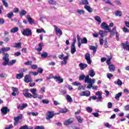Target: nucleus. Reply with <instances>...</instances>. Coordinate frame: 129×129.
I'll use <instances>...</instances> for the list:
<instances>
[{"mask_svg": "<svg viewBox=\"0 0 129 129\" xmlns=\"http://www.w3.org/2000/svg\"><path fill=\"white\" fill-rule=\"evenodd\" d=\"M1 112L3 113V115L8 114V112H10V109L8 107H4L1 109Z\"/></svg>", "mask_w": 129, "mask_h": 129, "instance_id": "10", "label": "nucleus"}, {"mask_svg": "<svg viewBox=\"0 0 129 129\" xmlns=\"http://www.w3.org/2000/svg\"><path fill=\"white\" fill-rule=\"evenodd\" d=\"M87 111H88V112H92V108H90V107H87Z\"/></svg>", "mask_w": 129, "mask_h": 129, "instance_id": "59", "label": "nucleus"}, {"mask_svg": "<svg viewBox=\"0 0 129 129\" xmlns=\"http://www.w3.org/2000/svg\"><path fill=\"white\" fill-rule=\"evenodd\" d=\"M19 31V28L18 27H14L13 28H12L10 30V32L12 33H17Z\"/></svg>", "mask_w": 129, "mask_h": 129, "instance_id": "28", "label": "nucleus"}, {"mask_svg": "<svg viewBox=\"0 0 129 129\" xmlns=\"http://www.w3.org/2000/svg\"><path fill=\"white\" fill-rule=\"evenodd\" d=\"M53 27L55 29L56 35L57 36H59V37H60V36H62V34H63V33L62 32V30L60 29V28L56 26V25H54Z\"/></svg>", "mask_w": 129, "mask_h": 129, "instance_id": "6", "label": "nucleus"}, {"mask_svg": "<svg viewBox=\"0 0 129 129\" xmlns=\"http://www.w3.org/2000/svg\"><path fill=\"white\" fill-rule=\"evenodd\" d=\"M90 50H93V53H96V51L97 50V48L93 45H90L89 46Z\"/></svg>", "mask_w": 129, "mask_h": 129, "instance_id": "22", "label": "nucleus"}, {"mask_svg": "<svg viewBox=\"0 0 129 129\" xmlns=\"http://www.w3.org/2000/svg\"><path fill=\"white\" fill-rule=\"evenodd\" d=\"M87 66H88L86 63H80L79 64V67L80 68L81 70H84Z\"/></svg>", "mask_w": 129, "mask_h": 129, "instance_id": "16", "label": "nucleus"}, {"mask_svg": "<svg viewBox=\"0 0 129 129\" xmlns=\"http://www.w3.org/2000/svg\"><path fill=\"white\" fill-rule=\"evenodd\" d=\"M13 127H14V126H13V124H11L9 125V126L6 127L5 129H11V128H13Z\"/></svg>", "mask_w": 129, "mask_h": 129, "instance_id": "64", "label": "nucleus"}, {"mask_svg": "<svg viewBox=\"0 0 129 129\" xmlns=\"http://www.w3.org/2000/svg\"><path fill=\"white\" fill-rule=\"evenodd\" d=\"M26 18L29 24H30V25H32V24H35V22H34V20H33V19L30 17V15H28Z\"/></svg>", "mask_w": 129, "mask_h": 129, "instance_id": "14", "label": "nucleus"}, {"mask_svg": "<svg viewBox=\"0 0 129 129\" xmlns=\"http://www.w3.org/2000/svg\"><path fill=\"white\" fill-rule=\"evenodd\" d=\"M89 3H88V1L87 0H81V2H80L79 5H85L87 6V5H89Z\"/></svg>", "mask_w": 129, "mask_h": 129, "instance_id": "25", "label": "nucleus"}, {"mask_svg": "<svg viewBox=\"0 0 129 129\" xmlns=\"http://www.w3.org/2000/svg\"><path fill=\"white\" fill-rule=\"evenodd\" d=\"M77 13L79 14V15H84L85 11L84 10H77Z\"/></svg>", "mask_w": 129, "mask_h": 129, "instance_id": "40", "label": "nucleus"}, {"mask_svg": "<svg viewBox=\"0 0 129 129\" xmlns=\"http://www.w3.org/2000/svg\"><path fill=\"white\" fill-rule=\"evenodd\" d=\"M122 95V93L119 92L118 94H116L115 98L116 100H119V97Z\"/></svg>", "mask_w": 129, "mask_h": 129, "instance_id": "31", "label": "nucleus"}, {"mask_svg": "<svg viewBox=\"0 0 129 129\" xmlns=\"http://www.w3.org/2000/svg\"><path fill=\"white\" fill-rule=\"evenodd\" d=\"M5 24V19L4 18H0V25H4Z\"/></svg>", "mask_w": 129, "mask_h": 129, "instance_id": "54", "label": "nucleus"}, {"mask_svg": "<svg viewBox=\"0 0 129 129\" xmlns=\"http://www.w3.org/2000/svg\"><path fill=\"white\" fill-rule=\"evenodd\" d=\"M10 39L7 37H6L4 39V42H5L6 43H8V42H9Z\"/></svg>", "mask_w": 129, "mask_h": 129, "instance_id": "63", "label": "nucleus"}, {"mask_svg": "<svg viewBox=\"0 0 129 129\" xmlns=\"http://www.w3.org/2000/svg\"><path fill=\"white\" fill-rule=\"evenodd\" d=\"M21 105H22V110H23L24 108H26V107H27L28 106V104H27V103L22 104Z\"/></svg>", "mask_w": 129, "mask_h": 129, "instance_id": "60", "label": "nucleus"}, {"mask_svg": "<svg viewBox=\"0 0 129 129\" xmlns=\"http://www.w3.org/2000/svg\"><path fill=\"white\" fill-rule=\"evenodd\" d=\"M73 122H74V118H70L64 122V125H69V124H71Z\"/></svg>", "mask_w": 129, "mask_h": 129, "instance_id": "9", "label": "nucleus"}, {"mask_svg": "<svg viewBox=\"0 0 129 129\" xmlns=\"http://www.w3.org/2000/svg\"><path fill=\"white\" fill-rule=\"evenodd\" d=\"M48 3L49 5L52 6H56V4H57V2L54 0H48Z\"/></svg>", "mask_w": 129, "mask_h": 129, "instance_id": "26", "label": "nucleus"}, {"mask_svg": "<svg viewBox=\"0 0 129 129\" xmlns=\"http://www.w3.org/2000/svg\"><path fill=\"white\" fill-rule=\"evenodd\" d=\"M26 14H27V11H26L24 10H21V11L20 13V16L21 17H23V16H25Z\"/></svg>", "mask_w": 129, "mask_h": 129, "instance_id": "34", "label": "nucleus"}, {"mask_svg": "<svg viewBox=\"0 0 129 129\" xmlns=\"http://www.w3.org/2000/svg\"><path fill=\"white\" fill-rule=\"evenodd\" d=\"M91 84L92 83V79L91 78L88 79L86 80V83Z\"/></svg>", "mask_w": 129, "mask_h": 129, "instance_id": "62", "label": "nucleus"}, {"mask_svg": "<svg viewBox=\"0 0 129 129\" xmlns=\"http://www.w3.org/2000/svg\"><path fill=\"white\" fill-rule=\"evenodd\" d=\"M84 9H85V10H86V11H87L89 13H92L93 12V10L92 8H91V7H90V6L86 5L84 6Z\"/></svg>", "mask_w": 129, "mask_h": 129, "instance_id": "18", "label": "nucleus"}, {"mask_svg": "<svg viewBox=\"0 0 129 129\" xmlns=\"http://www.w3.org/2000/svg\"><path fill=\"white\" fill-rule=\"evenodd\" d=\"M23 95L26 97V98H32V94L29 93V89H26L23 90Z\"/></svg>", "mask_w": 129, "mask_h": 129, "instance_id": "5", "label": "nucleus"}, {"mask_svg": "<svg viewBox=\"0 0 129 129\" xmlns=\"http://www.w3.org/2000/svg\"><path fill=\"white\" fill-rule=\"evenodd\" d=\"M89 75L91 77H94V76H95V72H94V70H91L89 71Z\"/></svg>", "mask_w": 129, "mask_h": 129, "instance_id": "21", "label": "nucleus"}, {"mask_svg": "<svg viewBox=\"0 0 129 129\" xmlns=\"http://www.w3.org/2000/svg\"><path fill=\"white\" fill-rule=\"evenodd\" d=\"M107 76L109 79H110L111 78V77H113V75L110 73H108L107 74Z\"/></svg>", "mask_w": 129, "mask_h": 129, "instance_id": "56", "label": "nucleus"}, {"mask_svg": "<svg viewBox=\"0 0 129 129\" xmlns=\"http://www.w3.org/2000/svg\"><path fill=\"white\" fill-rule=\"evenodd\" d=\"M14 48H18V49H21L22 48V42L15 43L13 46Z\"/></svg>", "mask_w": 129, "mask_h": 129, "instance_id": "19", "label": "nucleus"}, {"mask_svg": "<svg viewBox=\"0 0 129 129\" xmlns=\"http://www.w3.org/2000/svg\"><path fill=\"white\" fill-rule=\"evenodd\" d=\"M111 59H112V56H110L109 57H108V59L106 61V63L108 65H110V60H111Z\"/></svg>", "mask_w": 129, "mask_h": 129, "instance_id": "44", "label": "nucleus"}, {"mask_svg": "<svg viewBox=\"0 0 129 129\" xmlns=\"http://www.w3.org/2000/svg\"><path fill=\"white\" fill-rule=\"evenodd\" d=\"M95 21L98 22V23H99V24H101V18H100V17L98 16L95 17Z\"/></svg>", "mask_w": 129, "mask_h": 129, "instance_id": "30", "label": "nucleus"}, {"mask_svg": "<svg viewBox=\"0 0 129 129\" xmlns=\"http://www.w3.org/2000/svg\"><path fill=\"white\" fill-rule=\"evenodd\" d=\"M34 129H45L44 126H36Z\"/></svg>", "mask_w": 129, "mask_h": 129, "instance_id": "53", "label": "nucleus"}, {"mask_svg": "<svg viewBox=\"0 0 129 129\" xmlns=\"http://www.w3.org/2000/svg\"><path fill=\"white\" fill-rule=\"evenodd\" d=\"M22 35H23V36H26L27 37L32 36V30L30 29V28L25 29L22 32Z\"/></svg>", "mask_w": 129, "mask_h": 129, "instance_id": "2", "label": "nucleus"}, {"mask_svg": "<svg viewBox=\"0 0 129 129\" xmlns=\"http://www.w3.org/2000/svg\"><path fill=\"white\" fill-rule=\"evenodd\" d=\"M114 83L115 84H117V85H118L119 86H121V85H122V82H121L119 79L117 80V82L115 81Z\"/></svg>", "mask_w": 129, "mask_h": 129, "instance_id": "32", "label": "nucleus"}, {"mask_svg": "<svg viewBox=\"0 0 129 129\" xmlns=\"http://www.w3.org/2000/svg\"><path fill=\"white\" fill-rule=\"evenodd\" d=\"M59 111L60 113H66V112H67L68 111L67 109H61Z\"/></svg>", "mask_w": 129, "mask_h": 129, "instance_id": "49", "label": "nucleus"}, {"mask_svg": "<svg viewBox=\"0 0 129 129\" xmlns=\"http://www.w3.org/2000/svg\"><path fill=\"white\" fill-rule=\"evenodd\" d=\"M121 45L122 46L124 50H128L129 51V43L128 41H126L125 43H122Z\"/></svg>", "mask_w": 129, "mask_h": 129, "instance_id": "13", "label": "nucleus"}, {"mask_svg": "<svg viewBox=\"0 0 129 129\" xmlns=\"http://www.w3.org/2000/svg\"><path fill=\"white\" fill-rule=\"evenodd\" d=\"M116 32H117V31H116V26H115L113 28L111 34V35H114V34H115L116 33Z\"/></svg>", "mask_w": 129, "mask_h": 129, "instance_id": "43", "label": "nucleus"}, {"mask_svg": "<svg viewBox=\"0 0 129 129\" xmlns=\"http://www.w3.org/2000/svg\"><path fill=\"white\" fill-rule=\"evenodd\" d=\"M73 85H74V86H79V85H81V83L77 82H75L73 83Z\"/></svg>", "mask_w": 129, "mask_h": 129, "instance_id": "50", "label": "nucleus"}, {"mask_svg": "<svg viewBox=\"0 0 129 129\" xmlns=\"http://www.w3.org/2000/svg\"><path fill=\"white\" fill-rule=\"evenodd\" d=\"M67 100L69 102H72L73 101L72 98L69 95H67Z\"/></svg>", "mask_w": 129, "mask_h": 129, "instance_id": "38", "label": "nucleus"}, {"mask_svg": "<svg viewBox=\"0 0 129 129\" xmlns=\"http://www.w3.org/2000/svg\"><path fill=\"white\" fill-rule=\"evenodd\" d=\"M101 27L102 29H105V30H107L109 32H111V30L109 29V27L108 25L106 24L105 22H103L101 25Z\"/></svg>", "mask_w": 129, "mask_h": 129, "instance_id": "12", "label": "nucleus"}, {"mask_svg": "<svg viewBox=\"0 0 129 129\" xmlns=\"http://www.w3.org/2000/svg\"><path fill=\"white\" fill-rule=\"evenodd\" d=\"M105 33H106V32L103 31L102 30H100L99 32V35H100V36H101V38H103V37H104L103 35H104Z\"/></svg>", "mask_w": 129, "mask_h": 129, "instance_id": "35", "label": "nucleus"}, {"mask_svg": "<svg viewBox=\"0 0 129 129\" xmlns=\"http://www.w3.org/2000/svg\"><path fill=\"white\" fill-rule=\"evenodd\" d=\"M16 77L17 79H22L24 77V73L18 74L16 75Z\"/></svg>", "mask_w": 129, "mask_h": 129, "instance_id": "24", "label": "nucleus"}, {"mask_svg": "<svg viewBox=\"0 0 129 129\" xmlns=\"http://www.w3.org/2000/svg\"><path fill=\"white\" fill-rule=\"evenodd\" d=\"M32 94V97H33V98H37V97H38V94H37V93H34Z\"/></svg>", "mask_w": 129, "mask_h": 129, "instance_id": "55", "label": "nucleus"}, {"mask_svg": "<svg viewBox=\"0 0 129 129\" xmlns=\"http://www.w3.org/2000/svg\"><path fill=\"white\" fill-rule=\"evenodd\" d=\"M23 118V114H20L19 116L17 117H14V126H16V125H18L19 123V121L20 119H22Z\"/></svg>", "mask_w": 129, "mask_h": 129, "instance_id": "4", "label": "nucleus"}, {"mask_svg": "<svg viewBox=\"0 0 129 129\" xmlns=\"http://www.w3.org/2000/svg\"><path fill=\"white\" fill-rule=\"evenodd\" d=\"M19 11H20V10H19V8H14L13 13H19Z\"/></svg>", "mask_w": 129, "mask_h": 129, "instance_id": "61", "label": "nucleus"}, {"mask_svg": "<svg viewBox=\"0 0 129 129\" xmlns=\"http://www.w3.org/2000/svg\"><path fill=\"white\" fill-rule=\"evenodd\" d=\"M53 79L56 82L59 81L60 83H63V79H61V77L60 76H55L53 77Z\"/></svg>", "mask_w": 129, "mask_h": 129, "instance_id": "15", "label": "nucleus"}, {"mask_svg": "<svg viewBox=\"0 0 129 129\" xmlns=\"http://www.w3.org/2000/svg\"><path fill=\"white\" fill-rule=\"evenodd\" d=\"M32 63H33V61L32 60H29L24 62V64L25 65L29 66V65H32Z\"/></svg>", "mask_w": 129, "mask_h": 129, "instance_id": "47", "label": "nucleus"}, {"mask_svg": "<svg viewBox=\"0 0 129 129\" xmlns=\"http://www.w3.org/2000/svg\"><path fill=\"white\" fill-rule=\"evenodd\" d=\"M115 15L116 17H121L122 13L119 11H116L115 12Z\"/></svg>", "mask_w": 129, "mask_h": 129, "instance_id": "29", "label": "nucleus"}, {"mask_svg": "<svg viewBox=\"0 0 129 129\" xmlns=\"http://www.w3.org/2000/svg\"><path fill=\"white\" fill-rule=\"evenodd\" d=\"M88 42V40H87V38H86V37H84L81 40L82 44H87Z\"/></svg>", "mask_w": 129, "mask_h": 129, "instance_id": "37", "label": "nucleus"}, {"mask_svg": "<svg viewBox=\"0 0 129 129\" xmlns=\"http://www.w3.org/2000/svg\"><path fill=\"white\" fill-rule=\"evenodd\" d=\"M108 68L111 72H114L115 71V66H114L113 64H110Z\"/></svg>", "mask_w": 129, "mask_h": 129, "instance_id": "20", "label": "nucleus"}, {"mask_svg": "<svg viewBox=\"0 0 129 129\" xmlns=\"http://www.w3.org/2000/svg\"><path fill=\"white\" fill-rule=\"evenodd\" d=\"M71 49L72 54H74V53L76 52V47H75V45H72Z\"/></svg>", "mask_w": 129, "mask_h": 129, "instance_id": "27", "label": "nucleus"}, {"mask_svg": "<svg viewBox=\"0 0 129 129\" xmlns=\"http://www.w3.org/2000/svg\"><path fill=\"white\" fill-rule=\"evenodd\" d=\"M24 81L26 83H29V82H32L33 80L31 78V76L29 75H26L24 77Z\"/></svg>", "mask_w": 129, "mask_h": 129, "instance_id": "11", "label": "nucleus"}, {"mask_svg": "<svg viewBox=\"0 0 129 129\" xmlns=\"http://www.w3.org/2000/svg\"><path fill=\"white\" fill-rule=\"evenodd\" d=\"M48 57V53L46 52H44L41 54L42 58H47Z\"/></svg>", "mask_w": 129, "mask_h": 129, "instance_id": "39", "label": "nucleus"}, {"mask_svg": "<svg viewBox=\"0 0 129 129\" xmlns=\"http://www.w3.org/2000/svg\"><path fill=\"white\" fill-rule=\"evenodd\" d=\"M12 89L13 92H17L18 91V90H19V89H18L17 88L14 87H12Z\"/></svg>", "mask_w": 129, "mask_h": 129, "instance_id": "57", "label": "nucleus"}, {"mask_svg": "<svg viewBox=\"0 0 129 129\" xmlns=\"http://www.w3.org/2000/svg\"><path fill=\"white\" fill-rule=\"evenodd\" d=\"M42 101L43 103H44V104H48V103H49L48 100L44 99V100H42Z\"/></svg>", "mask_w": 129, "mask_h": 129, "instance_id": "58", "label": "nucleus"}, {"mask_svg": "<svg viewBox=\"0 0 129 129\" xmlns=\"http://www.w3.org/2000/svg\"><path fill=\"white\" fill-rule=\"evenodd\" d=\"M85 58L89 65H91V59H90V54L89 53H86L85 55Z\"/></svg>", "mask_w": 129, "mask_h": 129, "instance_id": "8", "label": "nucleus"}, {"mask_svg": "<svg viewBox=\"0 0 129 129\" xmlns=\"http://www.w3.org/2000/svg\"><path fill=\"white\" fill-rule=\"evenodd\" d=\"M55 115V113L52 111H48L46 114V119L47 120H50L51 118H53Z\"/></svg>", "mask_w": 129, "mask_h": 129, "instance_id": "3", "label": "nucleus"}, {"mask_svg": "<svg viewBox=\"0 0 129 129\" xmlns=\"http://www.w3.org/2000/svg\"><path fill=\"white\" fill-rule=\"evenodd\" d=\"M7 17L9 19H12V17H14V13L13 12H11L10 13H8L7 14Z\"/></svg>", "mask_w": 129, "mask_h": 129, "instance_id": "45", "label": "nucleus"}, {"mask_svg": "<svg viewBox=\"0 0 129 129\" xmlns=\"http://www.w3.org/2000/svg\"><path fill=\"white\" fill-rule=\"evenodd\" d=\"M31 68L33 70H36V69H37L38 68V66L36 64H33L31 66Z\"/></svg>", "mask_w": 129, "mask_h": 129, "instance_id": "52", "label": "nucleus"}, {"mask_svg": "<svg viewBox=\"0 0 129 129\" xmlns=\"http://www.w3.org/2000/svg\"><path fill=\"white\" fill-rule=\"evenodd\" d=\"M4 57H3V60L4 62L3 63V66H7V65H10L9 61H10V58H9V55L8 53H4Z\"/></svg>", "mask_w": 129, "mask_h": 129, "instance_id": "1", "label": "nucleus"}, {"mask_svg": "<svg viewBox=\"0 0 129 129\" xmlns=\"http://www.w3.org/2000/svg\"><path fill=\"white\" fill-rule=\"evenodd\" d=\"M2 2L5 8H9V4L7 3V0H2Z\"/></svg>", "mask_w": 129, "mask_h": 129, "instance_id": "36", "label": "nucleus"}, {"mask_svg": "<svg viewBox=\"0 0 129 129\" xmlns=\"http://www.w3.org/2000/svg\"><path fill=\"white\" fill-rule=\"evenodd\" d=\"M43 71H44V70H43L42 68H38L37 72L40 74H42V73H43Z\"/></svg>", "mask_w": 129, "mask_h": 129, "instance_id": "48", "label": "nucleus"}, {"mask_svg": "<svg viewBox=\"0 0 129 129\" xmlns=\"http://www.w3.org/2000/svg\"><path fill=\"white\" fill-rule=\"evenodd\" d=\"M36 32L37 33H41L42 32L43 33H46V31H45V30H44V29H37Z\"/></svg>", "mask_w": 129, "mask_h": 129, "instance_id": "46", "label": "nucleus"}, {"mask_svg": "<svg viewBox=\"0 0 129 129\" xmlns=\"http://www.w3.org/2000/svg\"><path fill=\"white\" fill-rule=\"evenodd\" d=\"M78 122H79L80 123H81V122H82V121H83V119H82V118L81 116H78L76 117Z\"/></svg>", "mask_w": 129, "mask_h": 129, "instance_id": "41", "label": "nucleus"}, {"mask_svg": "<svg viewBox=\"0 0 129 129\" xmlns=\"http://www.w3.org/2000/svg\"><path fill=\"white\" fill-rule=\"evenodd\" d=\"M122 31L124 32V33H128L129 32V30L128 29L126 28V27H123L122 28Z\"/></svg>", "mask_w": 129, "mask_h": 129, "instance_id": "51", "label": "nucleus"}, {"mask_svg": "<svg viewBox=\"0 0 129 129\" xmlns=\"http://www.w3.org/2000/svg\"><path fill=\"white\" fill-rule=\"evenodd\" d=\"M35 50H36L38 52H41L43 49V43H39L38 44V48L35 47Z\"/></svg>", "mask_w": 129, "mask_h": 129, "instance_id": "17", "label": "nucleus"}, {"mask_svg": "<svg viewBox=\"0 0 129 129\" xmlns=\"http://www.w3.org/2000/svg\"><path fill=\"white\" fill-rule=\"evenodd\" d=\"M90 91L89 90H86L85 91H83L80 93V96H86L88 97V96H90Z\"/></svg>", "mask_w": 129, "mask_h": 129, "instance_id": "7", "label": "nucleus"}, {"mask_svg": "<svg viewBox=\"0 0 129 129\" xmlns=\"http://www.w3.org/2000/svg\"><path fill=\"white\" fill-rule=\"evenodd\" d=\"M10 50H11V47H3L1 48V51H2V52H3V53H5V52H8V51H10Z\"/></svg>", "mask_w": 129, "mask_h": 129, "instance_id": "23", "label": "nucleus"}, {"mask_svg": "<svg viewBox=\"0 0 129 129\" xmlns=\"http://www.w3.org/2000/svg\"><path fill=\"white\" fill-rule=\"evenodd\" d=\"M85 79V76L84 74H82V75H81L79 78V80H80V81H82V80H84V79Z\"/></svg>", "mask_w": 129, "mask_h": 129, "instance_id": "42", "label": "nucleus"}, {"mask_svg": "<svg viewBox=\"0 0 129 129\" xmlns=\"http://www.w3.org/2000/svg\"><path fill=\"white\" fill-rule=\"evenodd\" d=\"M19 129H33V127H29L28 125H25L20 127Z\"/></svg>", "mask_w": 129, "mask_h": 129, "instance_id": "33", "label": "nucleus"}]
</instances>
